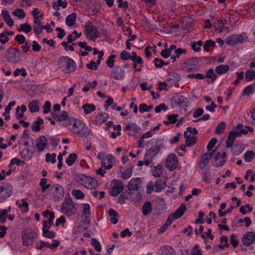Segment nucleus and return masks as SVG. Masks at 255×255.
I'll return each mask as SVG.
<instances>
[{"mask_svg":"<svg viewBox=\"0 0 255 255\" xmlns=\"http://www.w3.org/2000/svg\"><path fill=\"white\" fill-rule=\"evenodd\" d=\"M172 104H174L179 107H188L190 102L188 98L182 95H177L171 99Z\"/></svg>","mask_w":255,"mask_h":255,"instance_id":"9d476101","label":"nucleus"},{"mask_svg":"<svg viewBox=\"0 0 255 255\" xmlns=\"http://www.w3.org/2000/svg\"><path fill=\"white\" fill-rule=\"evenodd\" d=\"M85 31L87 37L90 40L95 41L99 36V31L91 22H88L85 24Z\"/></svg>","mask_w":255,"mask_h":255,"instance_id":"0eeeda50","label":"nucleus"},{"mask_svg":"<svg viewBox=\"0 0 255 255\" xmlns=\"http://www.w3.org/2000/svg\"><path fill=\"white\" fill-rule=\"evenodd\" d=\"M43 25L42 23L39 24H34L33 25V30L37 35L41 34L42 32Z\"/></svg>","mask_w":255,"mask_h":255,"instance_id":"0e129e2a","label":"nucleus"},{"mask_svg":"<svg viewBox=\"0 0 255 255\" xmlns=\"http://www.w3.org/2000/svg\"><path fill=\"white\" fill-rule=\"evenodd\" d=\"M1 15L5 22V23L9 26H12L14 24V22L12 18L10 17L8 11L6 10H3L1 12Z\"/></svg>","mask_w":255,"mask_h":255,"instance_id":"cd10ccee","label":"nucleus"},{"mask_svg":"<svg viewBox=\"0 0 255 255\" xmlns=\"http://www.w3.org/2000/svg\"><path fill=\"white\" fill-rule=\"evenodd\" d=\"M82 108L84 111V113L86 115L91 113L96 110V107L92 104H85L82 106Z\"/></svg>","mask_w":255,"mask_h":255,"instance_id":"2f4dec72","label":"nucleus"},{"mask_svg":"<svg viewBox=\"0 0 255 255\" xmlns=\"http://www.w3.org/2000/svg\"><path fill=\"white\" fill-rule=\"evenodd\" d=\"M201 236L203 239L213 240L214 239V236L212 234V230L210 229L207 230V231L205 233H203Z\"/></svg>","mask_w":255,"mask_h":255,"instance_id":"e2e57ef3","label":"nucleus"},{"mask_svg":"<svg viewBox=\"0 0 255 255\" xmlns=\"http://www.w3.org/2000/svg\"><path fill=\"white\" fill-rule=\"evenodd\" d=\"M12 14L19 19H23L25 17L26 14L23 10L20 8H17L12 12Z\"/></svg>","mask_w":255,"mask_h":255,"instance_id":"8fccbe9b","label":"nucleus"},{"mask_svg":"<svg viewBox=\"0 0 255 255\" xmlns=\"http://www.w3.org/2000/svg\"><path fill=\"white\" fill-rule=\"evenodd\" d=\"M109 118L108 114L105 113H101L96 116V122L97 124L101 125L107 121Z\"/></svg>","mask_w":255,"mask_h":255,"instance_id":"c85d7f7f","label":"nucleus"},{"mask_svg":"<svg viewBox=\"0 0 255 255\" xmlns=\"http://www.w3.org/2000/svg\"><path fill=\"white\" fill-rule=\"evenodd\" d=\"M61 212L68 216H71L76 214L77 209L70 197L65 199L62 205Z\"/></svg>","mask_w":255,"mask_h":255,"instance_id":"423d86ee","label":"nucleus"},{"mask_svg":"<svg viewBox=\"0 0 255 255\" xmlns=\"http://www.w3.org/2000/svg\"><path fill=\"white\" fill-rule=\"evenodd\" d=\"M12 186L7 183H3L0 186V198L6 199L9 197L12 192Z\"/></svg>","mask_w":255,"mask_h":255,"instance_id":"ddd939ff","label":"nucleus"},{"mask_svg":"<svg viewBox=\"0 0 255 255\" xmlns=\"http://www.w3.org/2000/svg\"><path fill=\"white\" fill-rule=\"evenodd\" d=\"M77 155L76 153H73L69 155L68 157L66 160V162L69 166H72L76 161Z\"/></svg>","mask_w":255,"mask_h":255,"instance_id":"79ce46f5","label":"nucleus"},{"mask_svg":"<svg viewBox=\"0 0 255 255\" xmlns=\"http://www.w3.org/2000/svg\"><path fill=\"white\" fill-rule=\"evenodd\" d=\"M31 30V27L28 23H23L20 25V27L18 29V31H24L26 33H28Z\"/></svg>","mask_w":255,"mask_h":255,"instance_id":"603ef678","label":"nucleus"},{"mask_svg":"<svg viewBox=\"0 0 255 255\" xmlns=\"http://www.w3.org/2000/svg\"><path fill=\"white\" fill-rule=\"evenodd\" d=\"M69 130L82 137H87L90 134V131L85 124L78 119H75Z\"/></svg>","mask_w":255,"mask_h":255,"instance_id":"7ed1b4c3","label":"nucleus"},{"mask_svg":"<svg viewBox=\"0 0 255 255\" xmlns=\"http://www.w3.org/2000/svg\"><path fill=\"white\" fill-rule=\"evenodd\" d=\"M21 157L25 159H30L33 156V152H30L29 149H24L20 152Z\"/></svg>","mask_w":255,"mask_h":255,"instance_id":"c03bdc74","label":"nucleus"},{"mask_svg":"<svg viewBox=\"0 0 255 255\" xmlns=\"http://www.w3.org/2000/svg\"><path fill=\"white\" fill-rule=\"evenodd\" d=\"M245 79L249 82L255 79V71L252 69L248 70L245 72Z\"/></svg>","mask_w":255,"mask_h":255,"instance_id":"58836bf2","label":"nucleus"},{"mask_svg":"<svg viewBox=\"0 0 255 255\" xmlns=\"http://www.w3.org/2000/svg\"><path fill=\"white\" fill-rule=\"evenodd\" d=\"M38 230L31 229H25L22 234V243L26 246H31L33 244L35 239L38 235Z\"/></svg>","mask_w":255,"mask_h":255,"instance_id":"39448f33","label":"nucleus"},{"mask_svg":"<svg viewBox=\"0 0 255 255\" xmlns=\"http://www.w3.org/2000/svg\"><path fill=\"white\" fill-rule=\"evenodd\" d=\"M47 181L46 178H42L40 180L39 185L41 187L42 192H45V190L50 186L49 184H46Z\"/></svg>","mask_w":255,"mask_h":255,"instance_id":"bf43d9fd","label":"nucleus"},{"mask_svg":"<svg viewBox=\"0 0 255 255\" xmlns=\"http://www.w3.org/2000/svg\"><path fill=\"white\" fill-rule=\"evenodd\" d=\"M73 34L76 35V37H73L72 34H70L67 36V42L63 41L61 43V45L64 46V49L66 51L70 50L73 51L74 50V47L72 45H68V43H72L75 41L77 38L80 37L82 34L81 33H78L76 30H74L73 32Z\"/></svg>","mask_w":255,"mask_h":255,"instance_id":"9b49d317","label":"nucleus"},{"mask_svg":"<svg viewBox=\"0 0 255 255\" xmlns=\"http://www.w3.org/2000/svg\"><path fill=\"white\" fill-rule=\"evenodd\" d=\"M244 41V38L241 34L231 35L225 40L226 43L229 45H235Z\"/></svg>","mask_w":255,"mask_h":255,"instance_id":"a211bd4d","label":"nucleus"},{"mask_svg":"<svg viewBox=\"0 0 255 255\" xmlns=\"http://www.w3.org/2000/svg\"><path fill=\"white\" fill-rule=\"evenodd\" d=\"M49 224H44L42 228V235L44 237L48 238H53L55 237V233L49 230Z\"/></svg>","mask_w":255,"mask_h":255,"instance_id":"5701e85b","label":"nucleus"},{"mask_svg":"<svg viewBox=\"0 0 255 255\" xmlns=\"http://www.w3.org/2000/svg\"><path fill=\"white\" fill-rule=\"evenodd\" d=\"M53 198L54 201H58L61 200L64 195V189L60 184H56L52 186Z\"/></svg>","mask_w":255,"mask_h":255,"instance_id":"4468645a","label":"nucleus"},{"mask_svg":"<svg viewBox=\"0 0 255 255\" xmlns=\"http://www.w3.org/2000/svg\"><path fill=\"white\" fill-rule=\"evenodd\" d=\"M47 145V140L44 136H40L36 139L35 146L37 147L38 152H43Z\"/></svg>","mask_w":255,"mask_h":255,"instance_id":"6ab92c4d","label":"nucleus"},{"mask_svg":"<svg viewBox=\"0 0 255 255\" xmlns=\"http://www.w3.org/2000/svg\"><path fill=\"white\" fill-rule=\"evenodd\" d=\"M56 154L55 153H52L51 154L49 153H47L46 154V162H51L52 163H55L56 162Z\"/></svg>","mask_w":255,"mask_h":255,"instance_id":"680f3d73","label":"nucleus"},{"mask_svg":"<svg viewBox=\"0 0 255 255\" xmlns=\"http://www.w3.org/2000/svg\"><path fill=\"white\" fill-rule=\"evenodd\" d=\"M110 217H111L110 221L112 223H117L118 222L119 215L117 212L113 209H110L109 211Z\"/></svg>","mask_w":255,"mask_h":255,"instance_id":"c9c22d12","label":"nucleus"},{"mask_svg":"<svg viewBox=\"0 0 255 255\" xmlns=\"http://www.w3.org/2000/svg\"><path fill=\"white\" fill-rule=\"evenodd\" d=\"M75 119L72 117L69 118L68 117L64 122V126L70 129V127L72 126V123L75 121Z\"/></svg>","mask_w":255,"mask_h":255,"instance_id":"338daca9","label":"nucleus"},{"mask_svg":"<svg viewBox=\"0 0 255 255\" xmlns=\"http://www.w3.org/2000/svg\"><path fill=\"white\" fill-rule=\"evenodd\" d=\"M42 215L45 218H48L47 220H44L42 223H52L55 218L54 213L53 212H50L49 210L46 211L42 213Z\"/></svg>","mask_w":255,"mask_h":255,"instance_id":"a878e982","label":"nucleus"},{"mask_svg":"<svg viewBox=\"0 0 255 255\" xmlns=\"http://www.w3.org/2000/svg\"><path fill=\"white\" fill-rule=\"evenodd\" d=\"M132 174V170L131 168H127L122 173L121 178L124 180L129 178L131 176Z\"/></svg>","mask_w":255,"mask_h":255,"instance_id":"864d4df0","label":"nucleus"},{"mask_svg":"<svg viewBox=\"0 0 255 255\" xmlns=\"http://www.w3.org/2000/svg\"><path fill=\"white\" fill-rule=\"evenodd\" d=\"M255 157V153L253 151H247L244 156L245 160L249 162L251 161Z\"/></svg>","mask_w":255,"mask_h":255,"instance_id":"49530a36","label":"nucleus"},{"mask_svg":"<svg viewBox=\"0 0 255 255\" xmlns=\"http://www.w3.org/2000/svg\"><path fill=\"white\" fill-rule=\"evenodd\" d=\"M162 173V167L160 165L155 166L153 170L152 171L153 175L156 177H159Z\"/></svg>","mask_w":255,"mask_h":255,"instance_id":"4d7b16f0","label":"nucleus"},{"mask_svg":"<svg viewBox=\"0 0 255 255\" xmlns=\"http://www.w3.org/2000/svg\"><path fill=\"white\" fill-rule=\"evenodd\" d=\"M232 132H229L228 137L226 140V145L228 148L233 146L235 140V137L232 135Z\"/></svg>","mask_w":255,"mask_h":255,"instance_id":"a18cd8bd","label":"nucleus"},{"mask_svg":"<svg viewBox=\"0 0 255 255\" xmlns=\"http://www.w3.org/2000/svg\"><path fill=\"white\" fill-rule=\"evenodd\" d=\"M169 80L171 81L172 83H177L180 80V76L177 73H171L169 75Z\"/></svg>","mask_w":255,"mask_h":255,"instance_id":"de8ad7c7","label":"nucleus"},{"mask_svg":"<svg viewBox=\"0 0 255 255\" xmlns=\"http://www.w3.org/2000/svg\"><path fill=\"white\" fill-rule=\"evenodd\" d=\"M255 241V233L248 232L243 235L242 243L246 247H250Z\"/></svg>","mask_w":255,"mask_h":255,"instance_id":"2eb2a0df","label":"nucleus"},{"mask_svg":"<svg viewBox=\"0 0 255 255\" xmlns=\"http://www.w3.org/2000/svg\"><path fill=\"white\" fill-rule=\"evenodd\" d=\"M91 244L94 248L95 251L100 253L102 250V246L100 242L96 239L92 238L91 239Z\"/></svg>","mask_w":255,"mask_h":255,"instance_id":"ea45409f","label":"nucleus"},{"mask_svg":"<svg viewBox=\"0 0 255 255\" xmlns=\"http://www.w3.org/2000/svg\"><path fill=\"white\" fill-rule=\"evenodd\" d=\"M141 180L139 178H133L128 182L127 187L129 190H138L140 188Z\"/></svg>","mask_w":255,"mask_h":255,"instance_id":"412c9836","label":"nucleus"},{"mask_svg":"<svg viewBox=\"0 0 255 255\" xmlns=\"http://www.w3.org/2000/svg\"><path fill=\"white\" fill-rule=\"evenodd\" d=\"M166 186V183L165 181L161 180H157L155 181L154 187H155V191L156 192H160L163 190Z\"/></svg>","mask_w":255,"mask_h":255,"instance_id":"72a5a7b5","label":"nucleus"},{"mask_svg":"<svg viewBox=\"0 0 255 255\" xmlns=\"http://www.w3.org/2000/svg\"><path fill=\"white\" fill-rule=\"evenodd\" d=\"M28 108L31 113L38 112L39 111L38 101L35 100L30 102L28 104Z\"/></svg>","mask_w":255,"mask_h":255,"instance_id":"4c0bfd02","label":"nucleus"},{"mask_svg":"<svg viewBox=\"0 0 255 255\" xmlns=\"http://www.w3.org/2000/svg\"><path fill=\"white\" fill-rule=\"evenodd\" d=\"M7 217L9 221L11 222L13 220L15 216L13 214H8L7 210H0V222L1 223H4Z\"/></svg>","mask_w":255,"mask_h":255,"instance_id":"4be33fe9","label":"nucleus"},{"mask_svg":"<svg viewBox=\"0 0 255 255\" xmlns=\"http://www.w3.org/2000/svg\"><path fill=\"white\" fill-rule=\"evenodd\" d=\"M113 77L118 80H123L125 78V72L124 69L120 66H116L112 70Z\"/></svg>","mask_w":255,"mask_h":255,"instance_id":"f3484780","label":"nucleus"},{"mask_svg":"<svg viewBox=\"0 0 255 255\" xmlns=\"http://www.w3.org/2000/svg\"><path fill=\"white\" fill-rule=\"evenodd\" d=\"M43 124V120L40 118L38 117L35 122H33L31 126V128L33 131H38L40 129V125Z\"/></svg>","mask_w":255,"mask_h":255,"instance_id":"473e14b6","label":"nucleus"},{"mask_svg":"<svg viewBox=\"0 0 255 255\" xmlns=\"http://www.w3.org/2000/svg\"><path fill=\"white\" fill-rule=\"evenodd\" d=\"M178 163V159L174 153L170 154L166 161L165 165L167 168L170 171H173L176 169Z\"/></svg>","mask_w":255,"mask_h":255,"instance_id":"f8f14e48","label":"nucleus"},{"mask_svg":"<svg viewBox=\"0 0 255 255\" xmlns=\"http://www.w3.org/2000/svg\"><path fill=\"white\" fill-rule=\"evenodd\" d=\"M226 123L225 122H221L217 127L215 133L217 134H220L223 133L225 129Z\"/></svg>","mask_w":255,"mask_h":255,"instance_id":"3c124183","label":"nucleus"},{"mask_svg":"<svg viewBox=\"0 0 255 255\" xmlns=\"http://www.w3.org/2000/svg\"><path fill=\"white\" fill-rule=\"evenodd\" d=\"M198 59L196 57H193L191 58H189L186 60L185 64L187 65V66H198Z\"/></svg>","mask_w":255,"mask_h":255,"instance_id":"09e8293b","label":"nucleus"},{"mask_svg":"<svg viewBox=\"0 0 255 255\" xmlns=\"http://www.w3.org/2000/svg\"><path fill=\"white\" fill-rule=\"evenodd\" d=\"M77 15L75 13H72L68 15L66 18V23L69 26H73L76 22Z\"/></svg>","mask_w":255,"mask_h":255,"instance_id":"7c9ffc66","label":"nucleus"},{"mask_svg":"<svg viewBox=\"0 0 255 255\" xmlns=\"http://www.w3.org/2000/svg\"><path fill=\"white\" fill-rule=\"evenodd\" d=\"M214 151L207 152L203 154L200 158L199 167L201 170L205 168V166L208 164L211 157L213 156Z\"/></svg>","mask_w":255,"mask_h":255,"instance_id":"dca6fc26","label":"nucleus"},{"mask_svg":"<svg viewBox=\"0 0 255 255\" xmlns=\"http://www.w3.org/2000/svg\"><path fill=\"white\" fill-rule=\"evenodd\" d=\"M184 136L186 138V144L189 147L193 146L197 142V138L195 137L191 136L187 133V132H184Z\"/></svg>","mask_w":255,"mask_h":255,"instance_id":"bb28decb","label":"nucleus"},{"mask_svg":"<svg viewBox=\"0 0 255 255\" xmlns=\"http://www.w3.org/2000/svg\"><path fill=\"white\" fill-rule=\"evenodd\" d=\"M155 66L157 68H161L164 65H168V62H164L162 60L155 58L153 61Z\"/></svg>","mask_w":255,"mask_h":255,"instance_id":"052dcab7","label":"nucleus"},{"mask_svg":"<svg viewBox=\"0 0 255 255\" xmlns=\"http://www.w3.org/2000/svg\"><path fill=\"white\" fill-rule=\"evenodd\" d=\"M90 205L88 204H85L83 205V212L82 216L83 218V223H90Z\"/></svg>","mask_w":255,"mask_h":255,"instance_id":"aec40b11","label":"nucleus"},{"mask_svg":"<svg viewBox=\"0 0 255 255\" xmlns=\"http://www.w3.org/2000/svg\"><path fill=\"white\" fill-rule=\"evenodd\" d=\"M131 60L134 62V63L139 64L141 67L143 66V61L141 58L137 56L135 52L131 53Z\"/></svg>","mask_w":255,"mask_h":255,"instance_id":"a19ab883","label":"nucleus"},{"mask_svg":"<svg viewBox=\"0 0 255 255\" xmlns=\"http://www.w3.org/2000/svg\"><path fill=\"white\" fill-rule=\"evenodd\" d=\"M67 3L62 1V0H57V1H55L52 2V7L56 10L60 9L59 7L60 6H62L63 8H65L67 7Z\"/></svg>","mask_w":255,"mask_h":255,"instance_id":"f704fd0d","label":"nucleus"},{"mask_svg":"<svg viewBox=\"0 0 255 255\" xmlns=\"http://www.w3.org/2000/svg\"><path fill=\"white\" fill-rule=\"evenodd\" d=\"M221 244L219 245V248L224 249L225 247H228V240L226 236H223L220 239Z\"/></svg>","mask_w":255,"mask_h":255,"instance_id":"13d9d810","label":"nucleus"},{"mask_svg":"<svg viewBox=\"0 0 255 255\" xmlns=\"http://www.w3.org/2000/svg\"><path fill=\"white\" fill-rule=\"evenodd\" d=\"M72 194L77 199H82L84 198V194L79 190L74 189Z\"/></svg>","mask_w":255,"mask_h":255,"instance_id":"6e6d98bb","label":"nucleus"},{"mask_svg":"<svg viewBox=\"0 0 255 255\" xmlns=\"http://www.w3.org/2000/svg\"><path fill=\"white\" fill-rule=\"evenodd\" d=\"M116 57V55H112L109 56V59L106 61L107 64L109 67L113 68L114 66V59Z\"/></svg>","mask_w":255,"mask_h":255,"instance_id":"774afa93","label":"nucleus"},{"mask_svg":"<svg viewBox=\"0 0 255 255\" xmlns=\"http://www.w3.org/2000/svg\"><path fill=\"white\" fill-rule=\"evenodd\" d=\"M58 65L59 68L64 73L74 72L77 67L75 62L68 56L60 57L58 61Z\"/></svg>","mask_w":255,"mask_h":255,"instance_id":"f03ea898","label":"nucleus"},{"mask_svg":"<svg viewBox=\"0 0 255 255\" xmlns=\"http://www.w3.org/2000/svg\"><path fill=\"white\" fill-rule=\"evenodd\" d=\"M229 68V66L228 65H220L216 68L215 71L219 74H223L227 73Z\"/></svg>","mask_w":255,"mask_h":255,"instance_id":"e433bc0d","label":"nucleus"},{"mask_svg":"<svg viewBox=\"0 0 255 255\" xmlns=\"http://www.w3.org/2000/svg\"><path fill=\"white\" fill-rule=\"evenodd\" d=\"M187 209L184 204H182L174 213L171 214L168 217L165 223H172L175 220L181 217Z\"/></svg>","mask_w":255,"mask_h":255,"instance_id":"1a4fd4ad","label":"nucleus"},{"mask_svg":"<svg viewBox=\"0 0 255 255\" xmlns=\"http://www.w3.org/2000/svg\"><path fill=\"white\" fill-rule=\"evenodd\" d=\"M160 252V255H175L174 250L168 246L162 247Z\"/></svg>","mask_w":255,"mask_h":255,"instance_id":"c756f323","label":"nucleus"},{"mask_svg":"<svg viewBox=\"0 0 255 255\" xmlns=\"http://www.w3.org/2000/svg\"><path fill=\"white\" fill-rule=\"evenodd\" d=\"M163 146L162 142L161 140H156L155 141V144H153L150 147V148L148 149L151 152L155 153V154H157L160 150V148Z\"/></svg>","mask_w":255,"mask_h":255,"instance_id":"393cba45","label":"nucleus"},{"mask_svg":"<svg viewBox=\"0 0 255 255\" xmlns=\"http://www.w3.org/2000/svg\"><path fill=\"white\" fill-rule=\"evenodd\" d=\"M206 73V75L204 76L205 78H207L209 79L207 80V82L209 84L214 83L217 79V76L214 72V70L212 68H210L207 70Z\"/></svg>","mask_w":255,"mask_h":255,"instance_id":"b1692460","label":"nucleus"},{"mask_svg":"<svg viewBox=\"0 0 255 255\" xmlns=\"http://www.w3.org/2000/svg\"><path fill=\"white\" fill-rule=\"evenodd\" d=\"M5 56L8 61L12 63H18L21 61L22 54L17 48L8 49L6 51Z\"/></svg>","mask_w":255,"mask_h":255,"instance_id":"20e7f679","label":"nucleus"},{"mask_svg":"<svg viewBox=\"0 0 255 255\" xmlns=\"http://www.w3.org/2000/svg\"><path fill=\"white\" fill-rule=\"evenodd\" d=\"M124 188V183L121 180L114 179L112 182L111 190L109 193L112 196H116L123 191Z\"/></svg>","mask_w":255,"mask_h":255,"instance_id":"6e6552de","label":"nucleus"},{"mask_svg":"<svg viewBox=\"0 0 255 255\" xmlns=\"http://www.w3.org/2000/svg\"><path fill=\"white\" fill-rule=\"evenodd\" d=\"M216 45L215 42L212 40H208L205 42L203 46V48L205 51H208L209 50V47H214Z\"/></svg>","mask_w":255,"mask_h":255,"instance_id":"5fc2aeb1","label":"nucleus"},{"mask_svg":"<svg viewBox=\"0 0 255 255\" xmlns=\"http://www.w3.org/2000/svg\"><path fill=\"white\" fill-rule=\"evenodd\" d=\"M152 209L151 204L149 202H146L142 207V213L144 215L149 214Z\"/></svg>","mask_w":255,"mask_h":255,"instance_id":"37998d69","label":"nucleus"},{"mask_svg":"<svg viewBox=\"0 0 255 255\" xmlns=\"http://www.w3.org/2000/svg\"><path fill=\"white\" fill-rule=\"evenodd\" d=\"M74 179L76 182L89 189H93L98 186V182L96 179L82 173L75 174Z\"/></svg>","mask_w":255,"mask_h":255,"instance_id":"f257e3e1","label":"nucleus"},{"mask_svg":"<svg viewBox=\"0 0 255 255\" xmlns=\"http://www.w3.org/2000/svg\"><path fill=\"white\" fill-rule=\"evenodd\" d=\"M191 255H202L201 251L199 246L197 245L194 246L191 250Z\"/></svg>","mask_w":255,"mask_h":255,"instance_id":"69168bd1","label":"nucleus"}]
</instances>
